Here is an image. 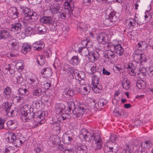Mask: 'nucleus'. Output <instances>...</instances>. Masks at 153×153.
Listing matches in <instances>:
<instances>
[{"instance_id": "a18cd8bd", "label": "nucleus", "mask_w": 153, "mask_h": 153, "mask_svg": "<svg viewBox=\"0 0 153 153\" xmlns=\"http://www.w3.org/2000/svg\"><path fill=\"white\" fill-rule=\"evenodd\" d=\"M64 93L66 97H68V96H72L74 94L73 91L68 88L65 89Z\"/></svg>"}, {"instance_id": "13d9d810", "label": "nucleus", "mask_w": 153, "mask_h": 153, "mask_svg": "<svg viewBox=\"0 0 153 153\" xmlns=\"http://www.w3.org/2000/svg\"><path fill=\"white\" fill-rule=\"evenodd\" d=\"M48 25H49L48 28L51 31H54L55 30L56 24H55V21Z\"/></svg>"}, {"instance_id": "20e7f679", "label": "nucleus", "mask_w": 153, "mask_h": 153, "mask_svg": "<svg viewBox=\"0 0 153 153\" xmlns=\"http://www.w3.org/2000/svg\"><path fill=\"white\" fill-rule=\"evenodd\" d=\"M6 141L8 142L12 143L15 146L17 147H20L25 141H23L21 139L17 138L15 133H11L9 136L6 138Z\"/></svg>"}, {"instance_id": "c756f323", "label": "nucleus", "mask_w": 153, "mask_h": 153, "mask_svg": "<svg viewBox=\"0 0 153 153\" xmlns=\"http://www.w3.org/2000/svg\"><path fill=\"white\" fill-rule=\"evenodd\" d=\"M134 56V58H137L138 60L140 61L141 62H146L147 61L145 55L143 54H135Z\"/></svg>"}, {"instance_id": "79ce46f5", "label": "nucleus", "mask_w": 153, "mask_h": 153, "mask_svg": "<svg viewBox=\"0 0 153 153\" xmlns=\"http://www.w3.org/2000/svg\"><path fill=\"white\" fill-rule=\"evenodd\" d=\"M64 6L65 7L64 8H68L69 10L70 11L71 13V14H73V10L74 8V2L71 3V4H70L68 3H67L66 2H64Z\"/></svg>"}, {"instance_id": "6e6552de", "label": "nucleus", "mask_w": 153, "mask_h": 153, "mask_svg": "<svg viewBox=\"0 0 153 153\" xmlns=\"http://www.w3.org/2000/svg\"><path fill=\"white\" fill-rule=\"evenodd\" d=\"M92 139L95 141L96 144V148L100 149L102 146V140L100 136L97 134H93Z\"/></svg>"}, {"instance_id": "69168bd1", "label": "nucleus", "mask_w": 153, "mask_h": 153, "mask_svg": "<svg viewBox=\"0 0 153 153\" xmlns=\"http://www.w3.org/2000/svg\"><path fill=\"white\" fill-rule=\"evenodd\" d=\"M15 98L17 100V102H20L21 103H23L24 100V99L23 97L20 96L19 97L16 96Z\"/></svg>"}, {"instance_id": "aec40b11", "label": "nucleus", "mask_w": 153, "mask_h": 153, "mask_svg": "<svg viewBox=\"0 0 153 153\" xmlns=\"http://www.w3.org/2000/svg\"><path fill=\"white\" fill-rule=\"evenodd\" d=\"M22 25L19 22L13 24L12 25L11 30L14 32H18L20 31L22 27Z\"/></svg>"}, {"instance_id": "2eb2a0df", "label": "nucleus", "mask_w": 153, "mask_h": 153, "mask_svg": "<svg viewBox=\"0 0 153 153\" xmlns=\"http://www.w3.org/2000/svg\"><path fill=\"white\" fill-rule=\"evenodd\" d=\"M117 44L115 47L114 49L117 55L121 56L123 53L124 49L121 44H119L118 42L117 41Z\"/></svg>"}, {"instance_id": "b1692460", "label": "nucleus", "mask_w": 153, "mask_h": 153, "mask_svg": "<svg viewBox=\"0 0 153 153\" xmlns=\"http://www.w3.org/2000/svg\"><path fill=\"white\" fill-rule=\"evenodd\" d=\"M92 78V83L98 84V79L101 76V73L99 71H96Z\"/></svg>"}, {"instance_id": "a19ab883", "label": "nucleus", "mask_w": 153, "mask_h": 153, "mask_svg": "<svg viewBox=\"0 0 153 153\" xmlns=\"http://www.w3.org/2000/svg\"><path fill=\"white\" fill-rule=\"evenodd\" d=\"M10 13V16L13 19H15L18 17L19 14L18 12L17 9L16 7H14Z\"/></svg>"}, {"instance_id": "0e129e2a", "label": "nucleus", "mask_w": 153, "mask_h": 153, "mask_svg": "<svg viewBox=\"0 0 153 153\" xmlns=\"http://www.w3.org/2000/svg\"><path fill=\"white\" fill-rule=\"evenodd\" d=\"M83 42L86 43L85 45L86 46V47L87 48H90L93 45V44L89 40L87 41L85 40L83 41Z\"/></svg>"}, {"instance_id": "c85d7f7f", "label": "nucleus", "mask_w": 153, "mask_h": 153, "mask_svg": "<svg viewBox=\"0 0 153 153\" xmlns=\"http://www.w3.org/2000/svg\"><path fill=\"white\" fill-rule=\"evenodd\" d=\"M92 85H93L92 89L94 92L98 93L101 91L102 87L100 85L99 82L98 84L92 83Z\"/></svg>"}, {"instance_id": "7c9ffc66", "label": "nucleus", "mask_w": 153, "mask_h": 153, "mask_svg": "<svg viewBox=\"0 0 153 153\" xmlns=\"http://www.w3.org/2000/svg\"><path fill=\"white\" fill-rule=\"evenodd\" d=\"M36 62L39 65L42 66L45 63V59L43 56H38L36 59Z\"/></svg>"}, {"instance_id": "37998d69", "label": "nucleus", "mask_w": 153, "mask_h": 153, "mask_svg": "<svg viewBox=\"0 0 153 153\" xmlns=\"http://www.w3.org/2000/svg\"><path fill=\"white\" fill-rule=\"evenodd\" d=\"M136 85L138 88L143 89L146 86V82L143 80H139L137 82Z\"/></svg>"}, {"instance_id": "c03bdc74", "label": "nucleus", "mask_w": 153, "mask_h": 153, "mask_svg": "<svg viewBox=\"0 0 153 153\" xmlns=\"http://www.w3.org/2000/svg\"><path fill=\"white\" fill-rule=\"evenodd\" d=\"M108 153H117L118 149L117 146H112L107 147Z\"/></svg>"}, {"instance_id": "473e14b6", "label": "nucleus", "mask_w": 153, "mask_h": 153, "mask_svg": "<svg viewBox=\"0 0 153 153\" xmlns=\"http://www.w3.org/2000/svg\"><path fill=\"white\" fill-rule=\"evenodd\" d=\"M12 65L9 64L7 65H6L3 68V72L5 74H12L14 71L12 68Z\"/></svg>"}, {"instance_id": "bb28decb", "label": "nucleus", "mask_w": 153, "mask_h": 153, "mask_svg": "<svg viewBox=\"0 0 153 153\" xmlns=\"http://www.w3.org/2000/svg\"><path fill=\"white\" fill-rule=\"evenodd\" d=\"M116 55L115 52L114 51H112L111 50H108L107 53L104 55V57L105 58L110 60L114 59L116 57Z\"/></svg>"}, {"instance_id": "8fccbe9b", "label": "nucleus", "mask_w": 153, "mask_h": 153, "mask_svg": "<svg viewBox=\"0 0 153 153\" xmlns=\"http://www.w3.org/2000/svg\"><path fill=\"white\" fill-rule=\"evenodd\" d=\"M19 94L22 95L27 96L29 93V91L26 88H19L18 90Z\"/></svg>"}, {"instance_id": "cd10ccee", "label": "nucleus", "mask_w": 153, "mask_h": 153, "mask_svg": "<svg viewBox=\"0 0 153 153\" xmlns=\"http://www.w3.org/2000/svg\"><path fill=\"white\" fill-rule=\"evenodd\" d=\"M122 85L123 88L128 90L130 88V84L129 81L128 79L124 78L122 82Z\"/></svg>"}, {"instance_id": "052dcab7", "label": "nucleus", "mask_w": 153, "mask_h": 153, "mask_svg": "<svg viewBox=\"0 0 153 153\" xmlns=\"http://www.w3.org/2000/svg\"><path fill=\"white\" fill-rule=\"evenodd\" d=\"M117 42L116 41H115L113 43L108 42L107 45V47L109 49H111L112 48L114 49L115 47L117 44Z\"/></svg>"}, {"instance_id": "603ef678", "label": "nucleus", "mask_w": 153, "mask_h": 153, "mask_svg": "<svg viewBox=\"0 0 153 153\" xmlns=\"http://www.w3.org/2000/svg\"><path fill=\"white\" fill-rule=\"evenodd\" d=\"M65 108V105L63 104H60L58 105L56 108L57 113L62 114L63 113V111Z\"/></svg>"}, {"instance_id": "9b49d317", "label": "nucleus", "mask_w": 153, "mask_h": 153, "mask_svg": "<svg viewBox=\"0 0 153 153\" xmlns=\"http://www.w3.org/2000/svg\"><path fill=\"white\" fill-rule=\"evenodd\" d=\"M34 31L36 33L43 34L46 31L45 27L41 24H37L35 26Z\"/></svg>"}, {"instance_id": "423d86ee", "label": "nucleus", "mask_w": 153, "mask_h": 153, "mask_svg": "<svg viewBox=\"0 0 153 153\" xmlns=\"http://www.w3.org/2000/svg\"><path fill=\"white\" fill-rule=\"evenodd\" d=\"M45 114V112L42 111H39L34 113L33 119L37 123L38 125H40L44 123V119Z\"/></svg>"}, {"instance_id": "dca6fc26", "label": "nucleus", "mask_w": 153, "mask_h": 153, "mask_svg": "<svg viewBox=\"0 0 153 153\" xmlns=\"http://www.w3.org/2000/svg\"><path fill=\"white\" fill-rule=\"evenodd\" d=\"M60 7L59 4H54L50 7V10L52 14H56L59 12Z\"/></svg>"}, {"instance_id": "ddd939ff", "label": "nucleus", "mask_w": 153, "mask_h": 153, "mask_svg": "<svg viewBox=\"0 0 153 153\" xmlns=\"http://www.w3.org/2000/svg\"><path fill=\"white\" fill-rule=\"evenodd\" d=\"M10 44L9 47L10 49L12 51L17 50L19 48V42L15 39H11L10 40Z\"/></svg>"}, {"instance_id": "0eeeda50", "label": "nucleus", "mask_w": 153, "mask_h": 153, "mask_svg": "<svg viewBox=\"0 0 153 153\" xmlns=\"http://www.w3.org/2000/svg\"><path fill=\"white\" fill-rule=\"evenodd\" d=\"M12 36L8 30L2 29L0 31V40L5 41H10Z\"/></svg>"}, {"instance_id": "e2e57ef3", "label": "nucleus", "mask_w": 153, "mask_h": 153, "mask_svg": "<svg viewBox=\"0 0 153 153\" xmlns=\"http://www.w3.org/2000/svg\"><path fill=\"white\" fill-rule=\"evenodd\" d=\"M51 85V83L46 82L42 85V87L45 89L48 90Z\"/></svg>"}, {"instance_id": "4468645a", "label": "nucleus", "mask_w": 153, "mask_h": 153, "mask_svg": "<svg viewBox=\"0 0 153 153\" xmlns=\"http://www.w3.org/2000/svg\"><path fill=\"white\" fill-rule=\"evenodd\" d=\"M118 19V17L116 15L115 12L112 11L109 14L106 20L109 21L110 22L113 23L117 21Z\"/></svg>"}, {"instance_id": "5701e85b", "label": "nucleus", "mask_w": 153, "mask_h": 153, "mask_svg": "<svg viewBox=\"0 0 153 153\" xmlns=\"http://www.w3.org/2000/svg\"><path fill=\"white\" fill-rule=\"evenodd\" d=\"M82 136L84 140L88 142L91 141L92 139L93 135V134L88 132H86V134H81L80 137H81Z\"/></svg>"}, {"instance_id": "4c0bfd02", "label": "nucleus", "mask_w": 153, "mask_h": 153, "mask_svg": "<svg viewBox=\"0 0 153 153\" xmlns=\"http://www.w3.org/2000/svg\"><path fill=\"white\" fill-rule=\"evenodd\" d=\"M152 144L150 141L148 140L142 142L141 144L142 147L144 149H149L151 148L152 146Z\"/></svg>"}, {"instance_id": "7ed1b4c3", "label": "nucleus", "mask_w": 153, "mask_h": 153, "mask_svg": "<svg viewBox=\"0 0 153 153\" xmlns=\"http://www.w3.org/2000/svg\"><path fill=\"white\" fill-rule=\"evenodd\" d=\"M68 111L70 112L71 111L74 114V117L80 119L85 113V109L82 107H78L76 111H74L75 106L74 103L71 102H68Z\"/></svg>"}, {"instance_id": "f3484780", "label": "nucleus", "mask_w": 153, "mask_h": 153, "mask_svg": "<svg viewBox=\"0 0 153 153\" xmlns=\"http://www.w3.org/2000/svg\"><path fill=\"white\" fill-rule=\"evenodd\" d=\"M85 67V69L88 73L93 74L96 71V66L94 63L93 64H92L89 66L87 65Z\"/></svg>"}, {"instance_id": "412c9836", "label": "nucleus", "mask_w": 153, "mask_h": 153, "mask_svg": "<svg viewBox=\"0 0 153 153\" xmlns=\"http://www.w3.org/2000/svg\"><path fill=\"white\" fill-rule=\"evenodd\" d=\"M80 59L77 56H73L70 61L71 64L74 66L77 65L80 63Z\"/></svg>"}, {"instance_id": "f8f14e48", "label": "nucleus", "mask_w": 153, "mask_h": 153, "mask_svg": "<svg viewBox=\"0 0 153 153\" xmlns=\"http://www.w3.org/2000/svg\"><path fill=\"white\" fill-rule=\"evenodd\" d=\"M55 21L51 16H43L40 19V22L42 24L48 25Z\"/></svg>"}, {"instance_id": "e433bc0d", "label": "nucleus", "mask_w": 153, "mask_h": 153, "mask_svg": "<svg viewBox=\"0 0 153 153\" xmlns=\"http://www.w3.org/2000/svg\"><path fill=\"white\" fill-rule=\"evenodd\" d=\"M62 140L64 143L68 144L71 143L72 140V138L67 135H65L62 137Z\"/></svg>"}, {"instance_id": "3c124183", "label": "nucleus", "mask_w": 153, "mask_h": 153, "mask_svg": "<svg viewBox=\"0 0 153 153\" xmlns=\"http://www.w3.org/2000/svg\"><path fill=\"white\" fill-rule=\"evenodd\" d=\"M123 112L120 111L118 107H116L113 111V115L115 117H121L122 115Z\"/></svg>"}, {"instance_id": "f257e3e1", "label": "nucleus", "mask_w": 153, "mask_h": 153, "mask_svg": "<svg viewBox=\"0 0 153 153\" xmlns=\"http://www.w3.org/2000/svg\"><path fill=\"white\" fill-rule=\"evenodd\" d=\"M126 68L128 71V73L131 76H135L137 75L140 79H143L146 77L148 73L146 68H140L137 71H135L136 69L134 65L131 63H129L127 65Z\"/></svg>"}, {"instance_id": "72a5a7b5", "label": "nucleus", "mask_w": 153, "mask_h": 153, "mask_svg": "<svg viewBox=\"0 0 153 153\" xmlns=\"http://www.w3.org/2000/svg\"><path fill=\"white\" fill-rule=\"evenodd\" d=\"M25 33L23 32H22V34H25L27 36H30L32 35L33 33V29L32 27L30 26H27L25 28Z\"/></svg>"}, {"instance_id": "6e6d98bb", "label": "nucleus", "mask_w": 153, "mask_h": 153, "mask_svg": "<svg viewBox=\"0 0 153 153\" xmlns=\"http://www.w3.org/2000/svg\"><path fill=\"white\" fill-rule=\"evenodd\" d=\"M127 22H129L128 25L129 26L130 28L132 29L135 25V21L132 19H130L127 21Z\"/></svg>"}, {"instance_id": "58836bf2", "label": "nucleus", "mask_w": 153, "mask_h": 153, "mask_svg": "<svg viewBox=\"0 0 153 153\" xmlns=\"http://www.w3.org/2000/svg\"><path fill=\"white\" fill-rule=\"evenodd\" d=\"M87 151V147L85 145L78 146L76 149L77 153H86Z\"/></svg>"}, {"instance_id": "774afa93", "label": "nucleus", "mask_w": 153, "mask_h": 153, "mask_svg": "<svg viewBox=\"0 0 153 153\" xmlns=\"http://www.w3.org/2000/svg\"><path fill=\"white\" fill-rule=\"evenodd\" d=\"M41 102L42 103V102L41 101L39 100L38 101H36V102H35L34 104L33 105V107L35 108L36 107V108H37L38 107H40V105L41 104Z\"/></svg>"}, {"instance_id": "2f4dec72", "label": "nucleus", "mask_w": 153, "mask_h": 153, "mask_svg": "<svg viewBox=\"0 0 153 153\" xmlns=\"http://www.w3.org/2000/svg\"><path fill=\"white\" fill-rule=\"evenodd\" d=\"M31 49L30 46L29 45L24 43L22 46V52L25 54L29 51Z\"/></svg>"}, {"instance_id": "39448f33", "label": "nucleus", "mask_w": 153, "mask_h": 153, "mask_svg": "<svg viewBox=\"0 0 153 153\" xmlns=\"http://www.w3.org/2000/svg\"><path fill=\"white\" fill-rule=\"evenodd\" d=\"M62 70L65 72V74L67 76L68 79L71 80L74 79V75L75 69L73 67L69 64H65L63 65Z\"/></svg>"}, {"instance_id": "4d7b16f0", "label": "nucleus", "mask_w": 153, "mask_h": 153, "mask_svg": "<svg viewBox=\"0 0 153 153\" xmlns=\"http://www.w3.org/2000/svg\"><path fill=\"white\" fill-rule=\"evenodd\" d=\"M89 89V86L87 87H82V92L81 93V94L83 95H85L86 94H87L89 91H88V89Z\"/></svg>"}, {"instance_id": "864d4df0", "label": "nucleus", "mask_w": 153, "mask_h": 153, "mask_svg": "<svg viewBox=\"0 0 153 153\" xmlns=\"http://www.w3.org/2000/svg\"><path fill=\"white\" fill-rule=\"evenodd\" d=\"M18 112L16 110H13L11 111L9 110V111L6 113L10 117H15L17 114Z\"/></svg>"}, {"instance_id": "ea45409f", "label": "nucleus", "mask_w": 153, "mask_h": 153, "mask_svg": "<svg viewBox=\"0 0 153 153\" xmlns=\"http://www.w3.org/2000/svg\"><path fill=\"white\" fill-rule=\"evenodd\" d=\"M133 150L131 145L126 144L125 149L122 151V153H131Z\"/></svg>"}, {"instance_id": "680f3d73", "label": "nucleus", "mask_w": 153, "mask_h": 153, "mask_svg": "<svg viewBox=\"0 0 153 153\" xmlns=\"http://www.w3.org/2000/svg\"><path fill=\"white\" fill-rule=\"evenodd\" d=\"M11 90L10 88L7 87L5 88L4 91V94L7 96H10Z\"/></svg>"}, {"instance_id": "c9c22d12", "label": "nucleus", "mask_w": 153, "mask_h": 153, "mask_svg": "<svg viewBox=\"0 0 153 153\" xmlns=\"http://www.w3.org/2000/svg\"><path fill=\"white\" fill-rule=\"evenodd\" d=\"M34 48H36V50L39 51L42 50V49L44 47V44H42L40 42H36L34 43L33 45Z\"/></svg>"}, {"instance_id": "4be33fe9", "label": "nucleus", "mask_w": 153, "mask_h": 153, "mask_svg": "<svg viewBox=\"0 0 153 153\" xmlns=\"http://www.w3.org/2000/svg\"><path fill=\"white\" fill-rule=\"evenodd\" d=\"M41 73L44 77H49L51 75V71L49 68H45L42 69Z\"/></svg>"}, {"instance_id": "f03ea898", "label": "nucleus", "mask_w": 153, "mask_h": 153, "mask_svg": "<svg viewBox=\"0 0 153 153\" xmlns=\"http://www.w3.org/2000/svg\"><path fill=\"white\" fill-rule=\"evenodd\" d=\"M23 111L21 116L22 121L28 122L32 119L34 116V112H33V108L28 105H24L22 108Z\"/></svg>"}, {"instance_id": "9d476101", "label": "nucleus", "mask_w": 153, "mask_h": 153, "mask_svg": "<svg viewBox=\"0 0 153 153\" xmlns=\"http://www.w3.org/2000/svg\"><path fill=\"white\" fill-rule=\"evenodd\" d=\"M59 17L62 19H65L69 17L71 15V13L68 8H64L59 11Z\"/></svg>"}, {"instance_id": "6ab92c4d", "label": "nucleus", "mask_w": 153, "mask_h": 153, "mask_svg": "<svg viewBox=\"0 0 153 153\" xmlns=\"http://www.w3.org/2000/svg\"><path fill=\"white\" fill-rule=\"evenodd\" d=\"M36 15V14L35 12L33 13V12H30L24 16V19L28 21L30 20L33 21L35 19Z\"/></svg>"}, {"instance_id": "bf43d9fd", "label": "nucleus", "mask_w": 153, "mask_h": 153, "mask_svg": "<svg viewBox=\"0 0 153 153\" xmlns=\"http://www.w3.org/2000/svg\"><path fill=\"white\" fill-rule=\"evenodd\" d=\"M25 7V6H22L20 5V7L21 9H23V13L25 14V15H26L27 14H28V13H30V12H32V11L30 10L27 8L25 7L24 9V8Z\"/></svg>"}, {"instance_id": "a211bd4d", "label": "nucleus", "mask_w": 153, "mask_h": 153, "mask_svg": "<svg viewBox=\"0 0 153 153\" xmlns=\"http://www.w3.org/2000/svg\"><path fill=\"white\" fill-rule=\"evenodd\" d=\"M12 79L15 82L19 84H21L23 81V78L19 72H18L17 74L14 76L13 77Z\"/></svg>"}, {"instance_id": "338daca9", "label": "nucleus", "mask_w": 153, "mask_h": 153, "mask_svg": "<svg viewBox=\"0 0 153 153\" xmlns=\"http://www.w3.org/2000/svg\"><path fill=\"white\" fill-rule=\"evenodd\" d=\"M117 139V136L115 135H113L111 136L110 139L109 140V141L113 143L116 140V139Z\"/></svg>"}, {"instance_id": "f704fd0d", "label": "nucleus", "mask_w": 153, "mask_h": 153, "mask_svg": "<svg viewBox=\"0 0 153 153\" xmlns=\"http://www.w3.org/2000/svg\"><path fill=\"white\" fill-rule=\"evenodd\" d=\"M105 34L104 33H100L97 37V41L100 43L104 44L105 42Z\"/></svg>"}, {"instance_id": "49530a36", "label": "nucleus", "mask_w": 153, "mask_h": 153, "mask_svg": "<svg viewBox=\"0 0 153 153\" xmlns=\"http://www.w3.org/2000/svg\"><path fill=\"white\" fill-rule=\"evenodd\" d=\"M99 57V53L96 51L92 53L91 54H90L88 56L89 59H93L95 60L97 59Z\"/></svg>"}, {"instance_id": "09e8293b", "label": "nucleus", "mask_w": 153, "mask_h": 153, "mask_svg": "<svg viewBox=\"0 0 153 153\" xmlns=\"http://www.w3.org/2000/svg\"><path fill=\"white\" fill-rule=\"evenodd\" d=\"M42 90L41 88H38L35 90L33 92V98H34L39 97L41 95Z\"/></svg>"}, {"instance_id": "a878e982", "label": "nucleus", "mask_w": 153, "mask_h": 153, "mask_svg": "<svg viewBox=\"0 0 153 153\" xmlns=\"http://www.w3.org/2000/svg\"><path fill=\"white\" fill-rule=\"evenodd\" d=\"M78 51V52L82 55L87 56L89 54V51L86 47H79Z\"/></svg>"}, {"instance_id": "393cba45", "label": "nucleus", "mask_w": 153, "mask_h": 153, "mask_svg": "<svg viewBox=\"0 0 153 153\" xmlns=\"http://www.w3.org/2000/svg\"><path fill=\"white\" fill-rule=\"evenodd\" d=\"M107 102V100L102 98L100 99L98 102L97 106L99 109H102L106 106Z\"/></svg>"}, {"instance_id": "1a4fd4ad", "label": "nucleus", "mask_w": 153, "mask_h": 153, "mask_svg": "<svg viewBox=\"0 0 153 153\" xmlns=\"http://www.w3.org/2000/svg\"><path fill=\"white\" fill-rule=\"evenodd\" d=\"M75 79L77 80L80 84H83L84 80L85 78V73L81 71H79L78 73H74Z\"/></svg>"}, {"instance_id": "5fc2aeb1", "label": "nucleus", "mask_w": 153, "mask_h": 153, "mask_svg": "<svg viewBox=\"0 0 153 153\" xmlns=\"http://www.w3.org/2000/svg\"><path fill=\"white\" fill-rule=\"evenodd\" d=\"M137 45L140 49H144L146 48L147 47V43L145 41L140 42Z\"/></svg>"}, {"instance_id": "de8ad7c7", "label": "nucleus", "mask_w": 153, "mask_h": 153, "mask_svg": "<svg viewBox=\"0 0 153 153\" xmlns=\"http://www.w3.org/2000/svg\"><path fill=\"white\" fill-rule=\"evenodd\" d=\"M12 104L10 102H4L3 103L2 105V106H3V108H4L5 110V111L6 113L8 112V111H9V110H10V108L11 107Z\"/></svg>"}]
</instances>
